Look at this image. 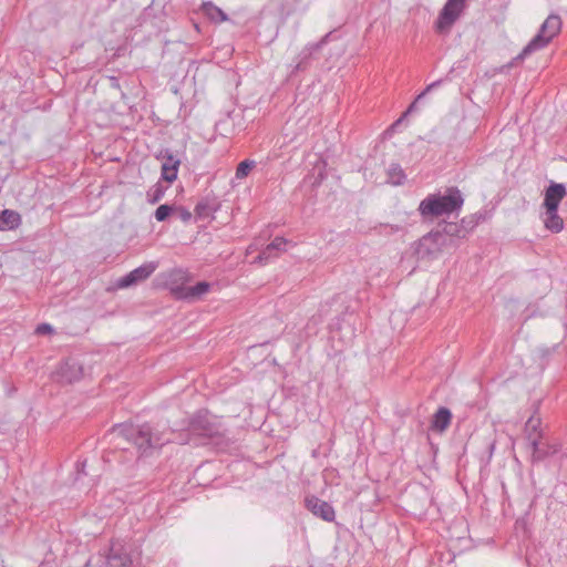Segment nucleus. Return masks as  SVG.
Instances as JSON below:
<instances>
[{"label":"nucleus","instance_id":"f3484780","mask_svg":"<svg viewBox=\"0 0 567 567\" xmlns=\"http://www.w3.org/2000/svg\"><path fill=\"white\" fill-rule=\"evenodd\" d=\"M288 243L289 241L284 237H275L274 240L256 257V261L261 264L268 261L272 257H277L278 251H286Z\"/></svg>","mask_w":567,"mask_h":567},{"label":"nucleus","instance_id":"4c0bfd02","mask_svg":"<svg viewBox=\"0 0 567 567\" xmlns=\"http://www.w3.org/2000/svg\"><path fill=\"white\" fill-rule=\"evenodd\" d=\"M296 3H300L302 0H293Z\"/></svg>","mask_w":567,"mask_h":567},{"label":"nucleus","instance_id":"1a4fd4ad","mask_svg":"<svg viewBox=\"0 0 567 567\" xmlns=\"http://www.w3.org/2000/svg\"><path fill=\"white\" fill-rule=\"evenodd\" d=\"M188 281V274L183 269H174L168 275L164 282L166 289L176 300H184L186 292V282Z\"/></svg>","mask_w":567,"mask_h":567},{"label":"nucleus","instance_id":"4468645a","mask_svg":"<svg viewBox=\"0 0 567 567\" xmlns=\"http://www.w3.org/2000/svg\"><path fill=\"white\" fill-rule=\"evenodd\" d=\"M566 187L564 184L550 183L545 189L543 207L545 209H558L560 202L566 196Z\"/></svg>","mask_w":567,"mask_h":567},{"label":"nucleus","instance_id":"473e14b6","mask_svg":"<svg viewBox=\"0 0 567 567\" xmlns=\"http://www.w3.org/2000/svg\"><path fill=\"white\" fill-rule=\"evenodd\" d=\"M381 231L385 234H393L402 230V227L399 225H391V224H381L380 225Z\"/></svg>","mask_w":567,"mask_h":567},{"label":"nucleus","instance_id":"aec40b11","mask_svg":"<svg viewBox=\"0 0 567 567\" xmlns=\"http://www.w3.org/2000/svg\"><path fill=\"white\" fill-rule=\"evenodd\" d=\"M202 12L205 17H207L212 22L220 23L228 20V16L213 2H205L202 6Z\"/></svg>","mask_w":567,"mask_h":567},{"label":"nucleus","instance_id":"f8f14e48","mask_svg":"<svg viewBox=\"0 0 567 567\" xmlns=\"http://www.w3.org/2000/svg\"><path fill=\"white\" fill-rule=\"evenodd\" d=\"M221 207L219 198L215 194H207L202 197L195 206V218L205 220L214 219L215 213Z\"/></svg>","mask_w":567,"mask_h":567},{"label":"nucleus","instance_id":"dca6fc26","mask_svg":"<svg viewBox=\"0 0 567 567\" xmlns=\"http://www.w3.org/2000/svg\"><path fill=\"white\" fill-rule=\"evenodd\" d=\"M437 228L445 241L450 243V247L455 246V239L467 237L460 223L443 221L439 224Z\"/></svg>","mask_w":567,"mask_h":567},{"label":"nucleus","instance_id":"6ab92c4d","mask_svg":"<svg viewBox=\"0 0 567 567\" xmlns=\"http://www.w3.org/2000/svg\"><path fill=\"white\" fill-rule=\"evenodd\" d=\"M545 228L551 233H560L564 229V219L558 215V209H545Z\"/></svg>","mask_w":567,"mask_h":567},{"label":"nucleus","instance_id":"0eeeda50","mask_svg":"<svg viewBox=\"0 0 567 567\" xmlns=\"http://www.w3.org/2000/svg\"><path fill=\"white\" fill-rule=\"evenodd\" d=\"M465 0H447L439 13L435 30L439 33H449L452 25L461 17Z\"/></svg>","mask_w":567,"mask_h":567},{"label":"nucleus","instance_id":"20e7f679","mask_svg":"<svg viewBox=\"0 0 567 567\" xmlns=\"http://www.w3.org/2000/svg\"><path fill=\"white\" fill-rule=\"evenodd\" d=\"M561 19L558 14L551 13L540 25L537 34L525 45L522 52L513 59L511 65L523 61L527 55L546 48L555 37L560 33Z\"/></svg>","mask_w":567,"mask_h":567},{"label":"nucleus","instance_id":"f257e3e1","mask_svg":"<svg viewBox=\"0 0 567 567\" xmlns=\"http://www.w3.org/2000/svg\"><path fill=\"white\" fill-rule=\"evenodd\" d=\"M112 432L131 442L142 456L153 453L155 450L162 449L165 444L173 441L171 435L174 431L167 429L159 430L150 423L143 424H116Z\"/></svg>","mask_w":567,"mask_h":567},{"label":"nucleus","instance_id":"ddd939ff","mask_svg":"<svg viewBox=\"0 0 567 567\" xmlns=\"http://www.w3.org/2000/svg\"><path fill=\"white\" fill-rule=\"evenodd\" d=\"M158 158H163L162 164V178L168 183H173L177 178L178 167L181 165L179 158L174 156L169 150L162 151Z\"/></svg>","mask_w":567,"mask_h":567},{"label":"nucleus","instance_id":"5701e85b","mask_svg":"<svg viewBox=\"0 0 567 567\" xmlns=\"http://www.w3.org/2000/svg\"><path fill=\"white\" fill-rule=\"evenodd\" d=\"M542 424L540 417L533 414L528 417V420L525 423V439H527V435H535L536 437H543V432L539 429Z\"/></svg>","mask_w":567,"mask_h":567},{"label":"nucleus","instance_id":"9b49d317","mask_svg":"<svg viewBox=\"0 0 567 567\" xmlns=\"http://www.w3.org/2000/svg\"><path fill=\"white\" fill-rule=\"evenodd\" d=\"M189 431L206 437L220 435L219 427L210 422L206 412H197L189 421Z\"/></svg>","mask_w":567,"mask_h":567},{"label":"nucleus","instance_id":"7ed1b4c3","mask_svg":"<svg viewBox=\"0 0 567 567\" xmlns=\"http://www.w3.org/2000/svg\"><path fill=\"white\" fill-rule=\"evenodd\" d=\"M464 204V198L457 187H449L444 195L430 194L419 205L420 215L423 218L439 217L458 212Z\"/></svg>","mask_w":567,"mask_h":567},{"label":"nucleus","instance_id":"bb28decb","mask_svg":"<svg viewBox=\"0 0 567 567\" xmlns=\"http://www.w3.org/2000/svg\"><path fill=\"white\" fill-rule=\"evenodd\" d=\"M442 83V80L434 81L429 84L415 99L414 102L408 107V110L402 114L403 117H406L412 111H414L416 102L423 99L429 92H431L434 87L439 86Z\"/></svg>","mask_w":567,"mask_h":567},{"label":"nucleus","instance_id":"2eb2a0df","mask_svg":"<svg viewBox=\"0 0 567 567\" xmlns=\"http://www.w3.org/2000/svg\"><path fill=\"white\" fill-rule=\"evenodd\" d=\"M307 507L311 511L312 514L322 518L326 522H333L336 517V512L333 507L326 501H322L318 497L307 498Z\"/></svg>","mask_w":567,"mask_h":567},{"label":"nucleus","instance_id":"c85d7f7f","mask_svg":"<svg viewBox=\"0 0 567 567\" xmlns=\"http://www.w3.org/2000/svg\"><path fill=\"white\" fill-rule=\"evenodd\" d=\"M254 166H255L254 161L245 159V161L240 162L236 169V177L244 178V177L248 176V174L250 173V171L252 169Z\"/></svg>","mask_w":567,"mask_h":567},{"label":"nucleus","instance_id":"6e6552de","mask_svg":"<svg viewBox=\"0 0 567 567\" xmlns=\"http://www.w3.org/2000/svg\"><path fill=\"white\" fill-rule=\"evenodd\" d=\"M157 262L150 261L133 269L117 280L118 288H128L146 280L157 268Z\"/></svg>","mask_w":567,"mask_h":567},{"label":"nucleus","instance_id":"39448f33","mask_svg":"<svg viewBox=\"0 0 567 567\" xmlns=\"http://www.w3.org/2000/svg\"><path fill=\"white\" fill-rule=\"evenodd\" d=\"M94 567H132V557L124 544L120 539H112L107 548L93 556L86 566Z\"/></svg>","mask_w":567,"mask_h":567},{"label":"nucleus","instance_id":"b1692460","mask_svg":"<svg viewBox=\"0 0 567 567\" xmlns=\"http://www.w3.org/2000/svg\"><path fill=\"white\" fill-rule=\"evenodd\" d=\"M388 178L389 182L393 185H402L406 178V175L400 164L393 163L389 167Z\"/></svg>","mask_w":567,"mask_h":567},{"label":"nucleus","instance_id":"e433bc0d","mask_svg":"<svg viewBox=\"0 0 567 567\" xmlns=\"http://www.w3.org/2000/svg\"><path fill=\"white\" fill-rule=\"evenodd\" d=\"M311 322H313L315 324H317V323L321 322V318H316V317L313 316V317L310 319V321H309L308 326H309Z\"/></svg>","mask_w":567,"mask_h":567},{"label":"nucleus","instance_id":"423d86ee","mask_svg":"<svg viewBox=\"0 0 567 567\" xmlns=\"http://www.w3.org/2000/svg\"><path fill=\"white\" fill-rule=\"evenodd\" d=\"M446 247H450V243L445 241L441 233H439V228H436L413 244V254L417 260L431 261L439 258Z\"/></svg>","mask_w":567,"mask_h":567},{"label":"nucleus","instance_id":"cd10ccee","mask_svg":"<svg viewBox=\"0 0 567 567\" xmlns=\"http://www.w3.org/2000/svg\"><path fill=\"white\" fill-rule=\"evenodd\" d=\"M172 214H174V206H171V205H167V204H163V205H159L155 213H154V216H155V219L157 221H164L166 220Z\"/></svg>","mask_w":567,"mask_h":567},{"label":"nucleus","instance_id":"7c9ffc66","mask_svg":"<svg viewBox=\"0 0 567 567\" xmlns=\"http://www.w3.org/2000/svg\"><path fill=\"white\" fill-rule=\"evenodd\" d=\"M174 214L183 221V223H189L193 215L192 213L183 207V206H175L174 207Z\"/></svg>","mask_w":567,"mask_h":567},{"label":"nucleus","instance_id":"a211bd4d","mask_svg":"<svg viewBox=\"0 0 567 567\" xmlns=\"http://www.w3.org/2000/svg\"><path fill=\"white\" fill-rule=\"evenodd\" d=\"M452 413L445 408L441 406L433 415L431 420L430 430L433 432L442 433L444 432L451 424Z\"/></svg>","mask_w":567,"mask_h":567},{"label":"nucleus","instance_id":"393cba45","mask_svg":"<svg viewBox=\"0 0 567 567\" xmlns=\"http://www.w3.org/2000/svg\"><path fill=\"white\" fill-rule=\"evenodd\" d=\"M558 452V447L550 444H542L540 449H537V452L532 453L530 461L532 463H539L544 461L546 457Z\"/></svg>","mask_w":567,"mask_h":567},{"label":"nucleus","instance_id":"a878e982","mask_svg":"<svg viewBox=\"0 0 567 567\" xmlns=\"http://www.w3.org/2000/svg\"><path fill=\"white\" fill-rule=\"evenodd\" d=\"M166 187L161 183L157 182L155 185H153L146 193L147 202L150 204H156L158 203L165 194Z\"/></svg>","mask_w":567,"mask_h":567},{"label":"nucleus","instance_id":"c9c22d12","mask_svg":"<svg viewBox=\"0 0 567 567\" xmlns=\"http://www.w3.org/2000/svg\"><path fill=\"white\" fill-rule=\"evenodd\" d=\"M405 117L401 115L388 130L386 133H392L399 127V125L404 121Z\"/></svg>","mask_w":567,"mask_h":567},{"label":"nucleus","instance_id":"9d476101","mask_svg":"<svg viewBox=\"0 0 567 567\" xmlns=\"http://www.w3.org/2000/svg\"><path fill=\"white\" fill-rule=\"evenodd\" d=\"M83 373V365L78 360L69 358L60 364L56 377L59 382L71 384L80 381Z\"/></svg>","mask_w":567,"mask_h":567},{"label":"nucleus","instance_id":"c756f323","mask_svg":"<svg viewBox=\"0 0 567 567\" xmlns=\"http://www.w3.org/2000/svg\"><path fill=\"white\" fill-rule=\"evenodd\" d=\"M461 227L465 231L466 236L477 227V220H474L472 215L463 217L460 221Z\"/></svg>","mask_w":567,"mask_h":567},{"label":"nucleus","instance_id":"412c9836","mask_svg":"<svg viewBox=\"0 0 567 567\" xmlns=\"http://www.w3.org/2000/svg\"><path fill=\"white\" fill-rule=\"evenodd\" d=\"M21 224V216L19 213L4 209L0 213V229H14Z\"/></svg>","mask_w":567,"mask_h":567},{"label":"nucleus","instance_id":"4be33fe9","mask_svg":"<svg viewBox=\"0 0 567 567\" xmlns=\"http://www.w3.org/2000/svg\"><path fill=\"white\" fill-rule=\"evenodd\" d=\"M210 290V284L207 281H199L195 286L186 287V292L184 300L186 301H195L199 299L203 295L207 293Z\"/></svg>","mask_w":567,"mask_h":567},{"label":"nucleus","instance_id":"f03ea898","mask_svg":"<svg viewBox=\"0 0 567 567\" xmlns=\"http://www.w3.org/2000/svg\"><path fill=\"white\" fill-rule=\"evenodd\" d=\"M333 39L334 31H330L319 41L306 44L296 56V64L291 73L305 72L313 62H321V68L330 70L340 56V51L333 52L332 48L328 45Z\"/></svg>","mask_w":567,"mask_h":567},{"label":"nucleus","instance_id":"72a5a7b5","mask_svg":"<svg viewBox=\"0 0 567 567\" xmlns=\"http://www.w3.org/2000/svg\"><path fill=\"white\" fill-rule=\"evenodd\" d=\"M52 332H53V328L49 323H41L35 328L37 334H47V333H52Z\"/></svg>","mask_w":567,"mask_h":567},{"label":"nucleus","instance_id":"f704fd0d","mask_svg":"<svg viewBox=\"0 0 567 567\" xmlns=\"http://www.w3.org/2000/svg\"><path fill=\"white\" fill-rule=\"evenodd\" d=\"M474 217V220H477V226L486 219L485 212H477L475 214H471Z\"/></svg>","mask_w":567,"mask_h":567},{"label":"nucleus","instance_id":"2f4dec72","mask_svg":"<svg viewBox=\"0 0 567 567\" xmlns=\"http://www.w3.org/2000/svg\"><path fill=\"white\" fill-rule=\"evenodd\" d=\"M542 439L543 437H536L534 434L533 435H527V443H528V446L532 449V453H535L537 452V449H540L542 446Z\"/></svg>","mask_w":567,"mask_h":567}]
</instances>
